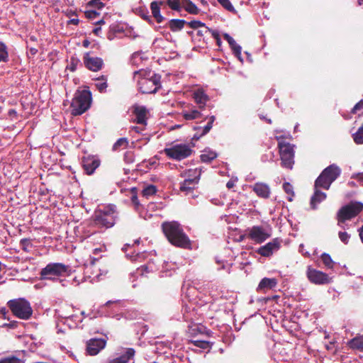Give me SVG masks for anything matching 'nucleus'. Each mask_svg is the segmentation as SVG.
Segmentation results:
<instances>
[{
    "label": "nucleus",
    "instance_id": "nucleus-1",
    "mask_svg": "<svg viewBox=\"0 0 363 363\" xmlns=\"http://www.w3.org/2000/svg\"><path fill=\"white\" fill-rule=\"evenodd\" d=\"M162 228L166 238L172 245L184 249L191 247V241L189 237L184 232L178 222H164L162 225Z\"/></svg>",
    "mask_w": 363,
    "mask_h": 363
},
{
    "label": "nucleus",
    "instance_id": "nucleus-2",
    "mask_svg": "<svg viewBox=\"0 0 363 363\" xmlns=\"http://www.w3.org/2000/svg\"><path fill=\"white\" fill-rule=\"evenodd\" d=\"M134 78L138 80V89L143 94L155 93L161 86V77L151 72L145 70L135 72Z\"/></svg>",
    "mask_w": 363,
    "mask_h": 363
},
{
    "label": "nucleus",
    "instance_id": "nucleus-3",
    "mask_svg": "<svg viewBox=\"0 0 363 363\" xmlns=\"http://www.w3.org/2000/svg\"><path fill=\"white\" fill-rule=\"evenodd\" d=\"M7 306L16 318L28 320L33 315V308L30 302L24 298L12 299L8 301Z\"/></svg>",
    "mask_w": 363,
    "mask_h": 363
},
{
    "label": "nucleus",
    "instance_id": "nucleus-4",
    "mask_svg": "<svg viewBox=\"0 0 363 363\" xmlns=\"http://www.w3.org/2000/svg\"><path fill=\"white\" fill-rule=\"evenodd\" d=\"M341 169L336 164H331L326 167L316 179L315 188L329 189L332 183L340 175Z\"/></svg>",
    "mask_w": 363,
    "mask_h": 363
},
{
    "label": "nucleus",
    "instance_id": "nucleus-5",
    "mask_svg": "<svg viewBox=\"0 0 363 363\" xmlns=\"http://www.w3.org/2000/svg\"><path fill=\"white\" fill-rule=\"evenodd\" d=\"M91 101L90 91L83 90L77 93L71 104L72 114L74 116L82 115L89 108Z\"/></svg>",
    "mask_w": 363,
    "mask_h": 363
},
{
    "label": "nucleus",
    "instance_id": "nucleus-6",
    "mask_svg": "<svg viewBox=\"0 0 363 363\" xmlns=\"http://www.w3.org/2000/svg\"><path fill=\"white\" fill-rule=\"evenodd\" d=\"M69 267L62 263H50L41 269L40 273L42 279L55 280L57 277L68 274Z\"/></svg>",
    "mask_w": 363,
    "mask_h": 363
},
{
    "label": "nucleus",
    "instance_id": "nucleus-7",
    "mask_svg": "<svg viewBox=\"0 0 363 363\" xmlns=\"http://www.w3.org/2000/svg\"><path fill=\"white\" fill-rule=\"evenodd\" d=\"M116 212L113 207H105L95 213L94 223L99 227L111 228L115 224Z\"/></svg>",
    "mask_w": 363,
    "mask_h": 363
},
{
    "label": "nucleus",
    "instance_id": "nucleus-8",
    "mask_svg": "<svg viewBox=\"0 0 363 363\" xmlns=\"http://www.w3.org/2000/svg\"><path fill=\"white\" fill-rule=\"evenodd\" d=\"M362 208L363 204L360 203H351L343 206L337 213V225L344 228V223L357 216Z\"/></svg>",
    "mask_w": 363,
    "mask_h": 363
},
{
    "label": "nucleus",
    "instance_id": "nucleus-9",
    "mask_svg": "<svg viewBox=\"0 0 363 363\" xmlns=\"http://www.w3.org/2000/svg\"><path fill=\"white\" fill-rule=\"evenodd\" d=\"M187 178L180 185L181 191L186 195L190 194L199 184L201 170L199 169H189L187 172Z\"/></svg>",
    "mask_w": 363,
    "mask_h": 363
},
{
    "label": "nucleus",
    "instance_id": "nucleus-10",
    "mask_svg": "<svg viewBox=\"0 0 363 363\" xmlns=\"http://www.w3.org/2000/svg\"><path fill=\"white\" fill-rule=\"evenodd\" d=\"M247 236L257 243H262L272 235L269 226L255 225L247 230Z\"/></svg>",
    "mask_w": 363,
    "mask_h": 363
},
{
    "label": "nucleus",
    "instance_id": "nucleus-11",
    "mask_svg": "<svg viewBox=\"0 0 363 363\" xmlns=\"http://www.w3.org/2000/svg\"><path fill=\"white\" fill-rule=\"evenodd\" d=\"M166 155L176 160H182L191 155V149L186 144H177L164 150Z\"/></svg>",
    "mask_w": 363,
    "mask_h": 363
},
{
    "label": "nucleus",
    "instance_id": "nucleus-12",
    "mask_svg": "<svg viewBox=\"0 0 363 363\" xmlns=\"http://www.w3.org/2000/svg\"><path fill=\"white\" fill-rule=\"evenodd\" d=\"M278 145L282 167L290 169H292L294 157V146L283 141L279 142Z\"/></svg>",
    "mask_w": 363,
    "mask_h": 363
},
{
    "label": "nucleus",
    "instance_id": "nucleus-13",
    "mask_svg": "<svg viewBox=\"0 0 363 363\" xmlns=\"http://www.w3.org/2000/svg\"><path fill=\"white\" fill-rule=\"evenodd\" d=\"M306 276L308 279L314 284L323 285L331 282V279L327 274L313 269L311 266L307 268Z\"/></svg>",
    "mask_w": 363,
    "mask_h": 363
},
{
    "label": "nucleus",
    "instance_id": "nucleus-14",
    "mask_svg": "<svg viewBox=\"0 0 363 363\" xmlns=\"http://www.w3.org/2000/svg\"><path fill=\"white\" fill-rule=\"evenodd\" d=\"M106 345V340L102 338H93L86 343V350L90 355L97 354Z\"/></svg>",
    "mask_w": 363,
    "mask_h": 363
},
{
    "label": "nucleus",
    "instance_id": "nucleus-15",
    "mask_svg": "<svg viewBox=\"0 0 363 363\" xmlns=\"http://www.w3.org/2000/svg\"><path fill=\"white\" fill-rule=\"evenodd\" d=\"M84 63L89 70L97 72L101 69L103 60L100 57H93L89 53H86L84 56Z\"/></svg>",
    "mask_w": 363,
    "mask_h": 363
},
{
    "label": "nucleus",
    "instance_id": "nucleus-16",
    "mask_svg": "<svg viewBox=\"0 0 363 363\" xmlns=\"http://www.w3.org/2000/svg\"><path fill=\"white\" fill-rule=\"evenodd\" d=\"M280 247V242L278 239H274L272 241L260 247L257 252L263 257H269Z\"/></svg>",
    "mask_w": 363,
    "mask_h": 363
},
{
    "label": "nucleus",
    "instance_id": "nucleus-17",
    "mask_svg": "<svg viewBox=\"0 0 363 363\" xmlns=\"http://www.w3.org/2000/svg\"><path fill=\"white\" fill-rule=\"evenodd\" d=\"M133 113L135 116L134 121L138 124L146 125L148 111L145 106H135L134 107Z\"/></svg>",
    "mask_w": 363,
    "mask_h": 363
},
{
    "label": "nucleus",
    "instance_id": "nucleus-18",
    "mask_svg": "<svg viewBox=\"0 0 363 363\" xmlns=\"http://www.w3.org/2000/svg\"><path fill=\"white\" fill-rule=\"evenodd\" d=\"M82 166L88 174H91L99 166V161L94 157L88 156L82 160Z\"/></svg>",
    "mask_w": 363,
    "mask_h": 363
},
{
    "label": "nucleus",
    "instance_id": "nucleus-19",
    "mask_svg": "<svg viewBox=\"0 0 363 363\" xmlns=\"http://www.w3.org/2000/svg\"><path fill=\"white\" fill-rule=\"evenodd\" d=\"M135 350L133 348H127L124 354L120 357L108 359L104 363H128V362L135 356Z\"/></svg>",
    "mask_w": 363,
    "mask_h": 363
},
{
    "label": "nucleus",
    "instance_id": "nucleus-20",
    "mask_svg": "<svg viewBox=\"0 0 363 363\" xmlns=\"http://www.w3.org/2000/svg\"><path fill=\"white\" fill-rule=\"evenodd\" d=\"M277 284V280L274 278H263L257 289V291L265 292L274 288Z\"/></svg>",
    "mask_w": 363,
    "mask_h": 363
},
{
    "label": "nucleus",
    "instance_id": "nucleus-21",
    "mask_svg": "<svg viewBox=\"0 0 363 363\" xmlns=\"http://www.w3.org/2000/svg\"><path fill=\"white\" fill-rule=\"evenodd\" d=\"M253 191L261 198L267 199L270 195V188L264 183L255 184Z\"/></svg>",
    "mask_w": 363,
    "mask_h": 363
},
{
    "label": "nucleus",
    "instance_id": "nucleus-22",
    "mask_svg": "<svg viewBox=\"0 0 363 363\" xmlns=\"http://www.w3.org/2000/svg\"><path fill=\"white\" fill-rule=\"evenodd\" d=\"M162 1H154L150 4V9L153 17L157 23H161L164 20V17L160 14V7Z\"/></svg>",
    "mask_w": 363,
    "mask_h": 363
},
{
    "label": "nucleus",
    "instance_id": "nucleus-23",
    "mask_svg": "<svg viewBox=\"0 0 363 363\" xmlns=\"http://www.w3.org/2000/svg\"><path fill=\"white\" fill-rule=\"evenodd\" d=\"M194 99L200 108H203L208 100V96L202 89H197L194 92Z\"/></svg>",
    "mask_w": 363,
    "mask_h": 363
},
{
    "label": "nucleus",
    "instance_id": "nucleus-24",
    "mask_svg": "<svg viewBox=\"0 0 363 363\" xmlns=\"http://www.w3.org/2000/svg\"><path fill=\"white\" fill-rule=\"evenodd\" d=\"M314 189V194L311 199V206L312 208L315 209L317 205L326 199V194L318 190V188H315V186Z\"/></svg>",
    "mask_w": 363,
    "mask_h": 363
},
{
    "label": "nucleus",
    "instance_id": "nucleus-25",
    "mask_svg": "<svg viewBox=\"0 0 363 363\" xmlns=\"http://www.w3.org/2000/svg\"><path fill=\"white\" fill-rule=\"evenodd\" d=\"M223 38L229 43V45L230 46L231 49L233 50L234 54L236 56L240 57V55H241V50H242L241 47L236 43L235 40L229 34L224 33L223 34Z\"/></svg>",
    "mask_w": 363,
    "mask_h": 363
},
{
    "label": "nucleus",
    "instance_id": "nucleus-26",
    "mask_svg": "<svg viewBox=\"0 0 363 363\" xmlns=\"http://www.w3.org/2000/svg\"><path fill=\"white\" fill-rule=\"evenodd\" d=\"M348 345L353 350L363 352V335H357L348 342Z\"/></svg>",
    "mask_w": 363,
    "mask_h": 363
},
{
    "label": "nucleus",
    "instance_id": "nucleus-27",
    "mask_svg": "<svg viewBox=\"0 0 363 363\" xmlns=\"http://www.w3.org/2000/svg\"><path fill=\"white\" fill-rule=\"evenodd\" d=\"M186 23V21L184 20L172 19L169 22V26L172 31L176 32L181 30Z\"/></svg>",
    "mask_w": 363,
    "mask_h": 363
},
{
    "label": "nucleus",
    "instance_id": "nucleus-28",
    "mask_svg": "<svg viewBox=\"0 0 363 363\" xmlns=\"http://www.w3.org/2000/svg\"><path fill=\"white\" fill-rule=\"evenodd\" d=\"M183 117L187 121H191L199 118L201 116L200 111L196 109L191 111H184L182 112Z\"/></svg>",
    "mask_w": 363,
    "mask_h": 363
},
{
    "label": "nucleus",
    "instance_id": "nucleus-29",
    "mask_svg": "<svg viewBox=\"0 0 363 363\" xmlns=\"http://www.w3.org/2000/svg\"><path fill=\"white\" fill-rule=\"evenodd\" d=\"M217 157V154L209 149H206L201 155V160L203 162H209Z\"/></svg>",
    "mask_w": 363,
    "mask_h": 363
},
{
    "label": "nucleus",
    "instance_id": "nucleus-30",
    "mask_svg": "<svg viewBox=\"0 0 363 363\" xmlns=\"http://www.w3.org/2000/svg\"><path fill=\"white\" fill-rule=\"evenodd\" d=\"M96 83L94 84L96 88L100 92H104L106 90L108 86L106 78L104 76H101L100 77L96 79Z\"/></svg>",
    "mask_w": 363,
    "mask_h": 363
},
{
    "label": "nucleus",
    "instance_id": "nucleus-31",
    "mask_svg": "<svg viewBox=\"0 0 363 363\" xmlns=\"http://www.w3.org/2000/svg\"><path fill=\"white\" fill-rule=\"evenodd\" d=\"M184 6L185 10L191 14H198L199 9L198 7L190 0H184Z\"/></svg>",
    "mask_w": 363,
    "mask_h": 363
},
{
    "label": "nucleus",
    "instance_id": "nucleus-32",
    "mask_svg": "<svg viewBox=\"0 0 363 363\" xmlns=\"http://www.w3.org/2000/svg\"><path fill=\"white\" fill-rule=\"evenodd\" d=\"M128 145V141L125 138H119L113 145V150L119 151L125 149Z\"/></svg>",
    "mask_w": 363,
    "mask_h": 363
},
{
    "label": "nucleus",
    "instance_id": "nucleus-33",
    "mask_svg": "<svg viewBox=\"0 0 363 363\" xmlns=\"http://www.w3.org/2000/svg\"><path fill=\"white\" fill-rule=\"evenodd\" d=\"M9 61V52L7 46L0 41V62H7Z\"/></svg>",
    "mask_w": 363,
    "mask_h": 363
},
{
    "label": "nucleus",
    "instance_id": "nucleus-34",
    "mask_svg": "<svg viewBox=\"0 0 363 363\" xmlns=\"http://www.w3.org/2000/svg\"><path fill=\"white\" fill-rule=\"evenodd\" d=\"M283 189L288 194L287 199L289 201H292L294 196V191L292 185L289 182L283 184Z\"/></svg>",
    "mask_w": 363,
    "mask_h": 363
},
{
    "label": "nucleus",
    "instance_id": "nucleus-35",
    "mask_svg": "<svg viewBox=\"0 0 363 363\" xmlns=\"http://www.w3.org/2000/svg\"><path fill=\"white\" fill-rule=\"evenodd\" d=\"M353 140L357 144H363V124L359 128L358 130L353 134Z\"/></svg>",
    "mask_w": 363,
    "mask_h": 363
},
{
    "label": "nucleus",
    "instance_id": "nucleus-36",
    "mask_svg": "<svg viewBox=\"0 0 363 363\" xmlns=\"http://www.w3.org/2000/svg\"><path fill=\"white\" fill-rule=\"evenodd\" d=\"M157 191V188L154 185H148L143 190V195L145 197H149L154 195Z\"/></svg>",
    "mask_w": 363,
    "mask_h": 363
},
{
    "label": "nucleus",
    "instance_id": "nucleus-37",
    "mask_svg": "<svg viewBox=\"0 0 363 363\" xmlns=\"http://www.w3.org/2000/svg\"><path fill=\"white\" fill-rule=\"evenodd\" d=\"M321 259L323 264L329 269H332L333 267V262L331 257L326 253H323L321 255Z\"/></svg>",
    "mask_w": 363,
    "mask_h": 363
},
{
    "label": "nucleus",
    "instance_id": "nucleus-38",
    "mask_svg": "<svg viewBox=\"0 0 363 363\" xmlns=\"http://www.w3.org/2000/svg\"><path fill=\"white\" fill-rule=\"evenodd\" d=\"M20 245L22 250L25 252H29L32 247L31 241L28 238L21 239L20 241Z\"/></svg>",
    "mask_w": 363,
    "mask_h": 363
},
{
    "label": "nucleus",
    "instance_id": "nucleus-39",
    "mask_svg": "<svg viewBox=\"0 0 363 363\" xmlns=\"http://www.w3.org/2000/svg\"><path fill=\"white\" fill-rule=\"evenodd\" d=\"M193 344L198 347L202 348V349H208L211 347V343L210 342L207 340H196L192 341Z\"/></svg>",
    "mask_w": 363,
    "mask_h": 363
},
{
    "label": "nucleus",
    "instance_id": "nucleus-40",
    "mask_svg": "<svg viewBox=\"0 0 363 363\" xmlns=\"http://www.w3.org/2000/svg\"><path fill=\"white\" fill-rule=\"evenodd\" d=\"M186 24H188V26L193 29H197L203 27L206 30V28L205 23H202L200 21H191L189 22H186Z\"/></svg>",
    "mask_w": 363,
    "mask_h": 363
},
{
    "label": "nucleus",
    "instance_id": "nucleus-41",
    "mask_svg": "<svg viewBox=\"0 0 363 363\" xmlns=\"http://www.w3.org/2000/svg\"><path fill=\"white\" fill-rule=\"evenodd\" d=\"M167 4L173 10L179 11L180 9L179 0H167Z\"/></svg>",
    "mask_w": 363,
    "mask_h": 363
},
{
    "label": "nucleus",
    "instance_id": "nucleus-42",
    "mask_svg": "<svg viewBox=\"0 0 363 363\" xmlns=\"http://www.w3.org/2000/svg\"><path fill=\"white\" fill-rule=\"evenodd\" d=\"M338 236H339L340 240L344 244H347L350 240V235L346 232L340 231L338 233Z\"/></svg>",
    "mask_w": 363,
    "mask_h": 363
},
{
    "label": "nucleus",
    "instance_id": "nucleus-43",
    "mask_svg": "<svg viewBox=\"0 0 363 363\" xmlns=\"http://www.w3.org/2000/svg\"><path fill=\"white\" fill-rule=\"evenodd\" d=\"M88 5L98 9H102L104 6V4L101 1V0H91Z\"/></svg>",
    "mask_w": 363,
    "mask_h": 363
},
{
    "label": "nucleus",
    "instance_id": "nucleus-44",
    "mask_svg": "<svg viewBox=\"0 0 363 363\" xmlns=\"http://www.w3.org/2000/svg\"><path fill=\"white\" fill-rule=\"evenodd\" d=\"M218 1L228 11H232L234 10V7L229 0H218Z\"/></svg>",
    "mask_w": 363,
    "mask_h": 363
},
{
    "label": "nucleus",
    "instance_id": "nucleus-45",
    "mask_svg": "<svg viewBox=\"0 0 363 363\" xmlns=\"http://www.w3.org/2000/svg\"><path fill=\"white\" fill-rule=\"evenodd\" d=\"M215 121V116H211L209 121L208 122L207 125L204 126L203 130V134H206L210 131V130L212 128L213 123Z\"/></svg>",
    "mask_w": 363,
    "mask_h": 363
},
{
    "label": "nucleus",
    "instance_id": "nucleus-46",
    "mask_svg": "<svg viewBox=\"0 0 363 363\" xmlns=\"http://www.w3.org/2000/svg\"><path fill=\"white\" fill-rule=\"evenodd\" d=\"M134 190H135L134 188L132 189L131 201H132L133 204L135 206V208L137 210H138L139 206H140V203H139V201H138V196H137L135 192H134Z\"/></svg>",
    "mask_w": 363,
    "mask_h": 363
},
{
    "label": "nucleus",
    "instance_id": "nucleus-47",
    "mask_svg": "<svg viewBox=\"0 0 363 363\" xmlns=\"http://www.w3.org/2000/svg\"><path fill=\"white\" fill-rule=\"evenodd\" d=\"M0 363H20V359L15 357H6L0 359Z\"/></svg>",
    "mask_w": 363,
    "mask_h": 363
},
{
    "label": "nucleus",
    "instance_id": "nucleus-48",
    "mask_svg": "<svg viewBox=\"0 0 363 363\" xmlns=\"http://www.w3.org/2000/svg\"><path fill=\"white\" fill-rule=\"evenodd\" d=\"M99 15V13L94 10H88L85 12L86 17L89 19H94Z\"/></svg>",
    "mask_w": 363,
    "mask_h": 363
},
{
    "label": "nucleus",
    "instance_id": "nucleus-49",
    "mask_svg": "<svg viewBox=\"0 0 363 363\" xmlns=\"http://www.w3.org/2000/svg\"><path fill=\"white\" fill-rule=\"evenodd\" d=\"M352 179H356L362 185H363V172L353 174Z\"/></svg>",
    "mask_w": 363,
    "mask_h": 363
},
{
    "label": "nucleus",
    "instance_id": "nucleus-50",
    "mask_svg": "<svg viewBox=\"0 0 363 363\" xmlns=\"http://www.w3.org/2000/svg\"><path fill=\"white\" fill-rule=\"evenodd\" d=\"M205 33L210 32L212 35V36L216 39L219 40V33L216 30H211L208 28V27L206 28V30H204Z\"/></svg>",
    "mask_w": 363,
    "mask_h": 363
},
{
    "label": "nucleus",
    "instance_id": "nucleus-51",
    "mask_svg": "<svg viewBox=\"0 0 363 363\" xmlns=\"http://www.w3.org/2000/svg\"><path fill=\"white\" fill-rule=\"evenodd\" d=\"M363 108V100L359 101L352 108V112L355 113L356 111L360 110Z\"/></svg>",
    "mask_w": 363,
    "mask_h": 363
},
{
    "label": "nucleus",
    "instance_id": "nucleus-52",
    "mask_svg": "<svg viewBox=\"0 0 363 363\" xmlns=\"http://www.w3.org/2000/svg\"><path fill=\"white\" fill-rule=\"evenodd\" d=\"M78 62L75 60L74 58H71V63L69 65V69L71 71L74 72L76 69V66Z\"/></svg>",
    "mask_w": 363,
    "mask_h": 363
},
{
    "label": "nucleus",
    "instance_id": "nucleus-53",
    "mask_svg": "<svg viewBox=\"0 0 363 363\" xmlns=\"http://www.w3.org/2000/svg\"><path fill=\"white\" fill-rule=\"evenodd\" d=\"M171 268L172 269H175L177 268V266L175 264H170V263H166L164 266H163V269L164 270H169V269Z\"/></svg>",
    "mask_w": 363,
    "mask_h": 363
},
{
    "label": "nucleus",
    "instance_id": "nucleus-54",
    "mask_svg": "<svg viewBox=\"0 0 363 363\" xmlns=\"http://www.w3.org/2000/svg\"><path fill=\"white\" fill-rule=\"evenodd\" d=\"M79 22L78 18H72L68 21V24L78 25Z\"/></svg>",
    "mask_w": 363,
    "mask_h": 363
},
{
    "label": "nucleus",
    "instance_id": "nucleus-55",
    "mask_svg": "<svg viewBox=\"0 0 363 363\" xmlns=\"http://www.w3.org/2000/svg\"><path fill=\"white\" fill-rule=\"evenodd\" d=\"M235 186V182L233 180H230L227 182L226 184V186L228 188V189H231L233 188V186Z\"/></svg>",
    "mask_w": 363,
    "mask_h": 363
},
{
    "label": "nucleus",
    "instance_id": "nucleus-56",
    "mask_svg": "<svg viewBox=\"0 0 363 363\" xmlns=\"http://www.w3.org/2000/svg\"><path fill=\"white\" fill-rule=\"evenodd\" d=\"M104 249H105V247H99V248H95V249L94 250L93 253H94V255H97V254H98V253H99L100 252H102Z\"/></svg>",
    "mask_w": 363,
    "mask_h": 363
},
{
    "label": "nucleus",
    "instance_id": "nucleus-57",
    "mask_svg": "<svg viewBox=\"0 0 363 363\" xmlns=\"http://www.w3.org/2000/svg\"><path fill=\"white\" fill-rule=\"evenodd\" d=\"M29 52L31 55H35L38 52V50L34 48H31L29 50Z\"/></svg>",
    "mask_w": 363,
    "mask_h": 363
},
{
    "label": "nucleus",
    "instance_id": "nucleus-58",
    "mask_svg": "<svg viewBox=\"0 0 363 363\" xmlns=\"http://www.w3.org/2000/svg\"><path fill=\"white\" fill-rule=\"evenodd\" d=\"M101 32V28L100 27H96L95 28L94 30H93V33L96 35H99V33Z\"/></svg>",
    "mask_w": 363,
    "mask_h": 363
},
{
    "label": "nucleus",
    "instance_id": "nucleus-59",
    "mask_svg": "<svg viewBox=\"0 0 363 363\" xmlns=\"http://www.w3.org/2000/svg\"><path fill=\"white\" fill-rule=\"evenodd\" d=\"M359 234L362 242H363V225L359 230Z\"/></svg>",
    "mask_w": 363,
    "mask_h": 363
},
{
    "label": "nucleus",
    "instance_id": "nucleus-60",
    "mask_svg": "<svg viewBox=\"0 0 363 363\" xmlns=\"http://www.w3.org/2000/svg\"><path fill=\"white\" fill-rule=\"evenodd\" d=\"M9 114L10 116H12L13 115L16 116V111L15 110H13V109H11L9 111Z\"/></svg>",
    "mask_w": 363,
    "mask_h": 363
},
{
    "label": "nucleus",
    "instance_id": "nucleus-61",
    "mask_svg": "<svg viewBox=\"0 0 363 363\" xmlns=\"http://www.w3.org/2000/svg\"><path fill=\"white\" fill-rule=\"evenodd\" d=\"M140 215L141 217L144 218L145 220H147V218H150L152 216V215H147V213H145V215L143 216L142 214V213H140Z\"/></svg>",
    "mask_w": 363,
    "mask_h": 363
},
{
    "label": "nucleus",
    "instance_id": "nucleus-62",
    "mask_svg": "<svg viewBox=\"0 0 363 363\" xmlns=\"http://www.w3.org/2000/svg\"><path fill=\"white\" fill-rule=\"evenodd\" d=\"M132 130H135L137 133H140L141 130L138 127H136V126L132 127Z\"/></svg>",
    "mask_w": 363,
    "mask_h": 363
},
{
    "label": "nucleus",
    "instance_id": "nucleus-63",
    "mask_svg": "<svg viewBox=\"0 0 363 363\" xmlns=\"http://www.w3.org/2000/svg\"><path fill=\"white\" fill-rule=\"evenodd\" d=\"M0 313L3 315H5L6 313H7L6 311V309L5 308H1V311H0Z\"/></svg>",
    "mask_w": 363,
    "mask_h": 363
},
{
    "label": "nucleus",
    "instance_id": "nucleus-64",
    "mask_svg": "<svg viewBox=\"0 0 363 363\" xmlns=\"http://www.w3.org/2000/svg\"><path fill=\"white\" fill-rule=\"evenodd\" d=\"M75 284V285H76V286H77V285H79V281H78V280H77V279H76V278H74V279H73L72 284Z\"/></svg>",
    "mask_w": 363,
    "mask_h": 363
}]
</instances>
